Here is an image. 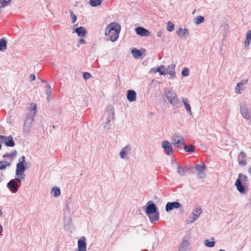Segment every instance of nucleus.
I'll list each match as a JSON object with an SVG mask.
<instances>
[{
  "label": "nucleus",
  "instance_id": "473e14b6",
  "mask_svg": "<svg viewBox=\"0 0 251 251\" xmlns=\"http://www.w3.org/2000/svg\"><path fill=\"white\" fill-rule=\"evenodd\" d=\"M103 0H90L89 4L93 7H97L100 5Z\"/></svg>",
  "mask_w": 251,
  "mask_h": 251
},
{
  "label": "nucleus",
  "instance_id": "7ed1b4c3",
  "mask_svg": "<svg viewBox=\"0 0 251 251\" xmlns=\"http://www.w3.org/2000/svg\"><path fill=\"white\" fill-rule=\"evenodd\" d=\"M164 95L168 101L173 106L178 107L180 101L176 93L173 91L171 88L164 89Z\"/></svg>",
  "mask_w": 251,
  "mask_h": 251
},
{
  "label": "nucleus",
  "instance_id": "1a4fd4ad",
  "mask_svg": "<svg viewBox=\"0 0 251 251\" xmlns=\"http://www.w3.org/2000/svg\"><path fill=\"white\" fill-rule=\"evenodd\" d=\"M202 213V209L200 207L195 208L188 218L186 220V224L188 225L196 221Z\"/></svg>",
  "mask_w": 251,
  "mask_h": 251
},
{
  "label": "nucleus",
  "instance_id": "9b49d317",
  "mask_svg": "<svg viewBox=\"0 0 251 251\" xmlns=\"http://www.w3.org/2000/svg\"><path fill=\"white\" fill-rule=\"evenodd\" d=\"M34 116L27 114L26 116L25 123L23 126L24 132L28 133L29 132Z\"/></svg>",
  "mask_w": 251,
  "mask_h": 251
},
{
  "label": "nucleus",
  "instance_id": "4c0bfd02",
  "mask_svg": "<svg viewBox=\"0 0 251 251\" xmlns=\"http://www.w3.org/2000/svg\"><path fill=\"white\" fill-rule=\"evenodd\" d=\"M12 0H1L0 2V7H3L8 5L11 2Z\"/></svg>",
  "mask_w": 251,
  "mask_h": 251
},
{
  "label": "nucleus",
  "instance_id": "bf43d9fd",
  "mask_svg": "<svg viewBox=\"0 0 251 251\" xmlns=\"http://www.w3.org/2000/svg\"><path fill=\"white\" fill-rule=\"evenodd\" d=\"M1 144H0V150L1 149Z\"/></svg>",
  "mask_w": 251,
  "mask_h": 251
},
{
  "label": "nucleus",
  "instance_id": "7c9ffc66",
  "mask_svg": "<svg viewBox=\"0 0 251 251\" xmlns=\"http://www.w3.org/2000/svg\"><path fill=\"white\" fill-rule=\"evenodd\" d=\"M204 244L206 247L211 248L215 246V242L214 241V238H212L211 240L208 239L205 240L204 241Z\"/></svg>",
  "mask_w": 251,
  "mask_h": 251
},
{
  "label": "nucleus",
  "instance_id": "39448f33",
  "mask_svg": "<svg viewBox=\"0 0 251 251\" xmlns=\"http://www.w3.org/2000/svg\"><path fill=\"white\" fill-rule=\"evenodd\" d=\"M146 213L148 216L151 223L157 221L159 219V212L154 203L150 201L147 203Z\"/></svg>",
  "mask_w": 251,
  "mask_h": 251
},
{
  "label": "nucleus",
  "instance_id": "c756f323",
  "mask_svg": "<svg viewBox=\"0 0 251 251\" xmlns=\"http://www.w3.org/2000/svg\"><path fill=\"white\" fill-rule=\"evenodd\" d=\"M7 42L4 38L0 39V51H4L7 49Z\"/></svg>",
  "mask_w": 251,
  "mask_h": 251
},
{
  "label": "nucleus",
  "instance_id": "f257e3e1",
  "mask_svg": "<svg viewBox=\"0 0 251 251\" xmlns=\"http://www.w3.org/2000/svg\"><path fill=\"white\" fill-rule=\"evenodd\" d=\"M248 181V178L246 175L242 173L238 174L234 185L236 190L241 195H246L249 190Z\"/></svg>",
  "mask_w": 251,
  "mask_h": 251
},
{
  "label": "nucleus",
  "instance_id": "a18cd8bd",
  "mask_svg": "<svg viewBox=\"0 0 251 251\" xmlns=\"http://www.w3.org/2000/svg\"><path fill=\"white\" fill-rule=\"evenodd\" d=\"M48 88L46 90V95L48 96L52 95V92L51 89V86L49 84H47Z\"/></svg>",
  "mask_w": 251,
  "mask_h": 251
},
{
  "label": "nucleus",
  "instance_id": "864d4df0",
  "mask_svg": "<svg viewBox=\"0 0 251 251\" xmlns=\"http://www.w3.org/2000/svg\"><path fill=\"white\" fill-rule=\"evenodd\" d=\"M2 214V209L1 208V207L0 206V216H1Z\"/></svg>",
  "mask_w": 251,
  "mask_h": 251
},
{
  "label": "nucleus",
  "instance_id": "6e6d98bb",
  "mask_svg": "<svg viewBox=\"0 0 251 251\" xmlns=\"http://www.w3.org/2000/svg\"><path fill=\"white\" fill-rule=\"evenodd\" d=\"M2 231V226L0 225V234L1 233Z\"/></svg>",
  "mask_w": 251,
  "mask_h": 251
},
{
  "label": "nucleus",
  "instance_id": "9d476101",
  "mask_svg": "<svg viewBox=\"0 0 251 251\" xmlns=\"http://www.w3.org/2000/svg\"><path fill=\"white\" fill-rule=\"evenodd\" d=\"M132 150L131 146L129 144L126 145L119 152L120 157L122 159L128 160L129 159V155L130 154Z\"/></svg>",
  "mask_w": 251,
  "mask_h": 251
},
{
  "label": "nucleus",
  "instance_id": "412c9836",
  "mask_svg": "<svg viewBox=\"0 0 251 251\" xmlns=\"http://www.w3.org/2000/svg\"><path fill=\"white\" fill-rule=\"evenodd\" d=\"M181 101L184 104L187 111L188 112L190 115L192 116V112L190 105L188 102V99L186 97H182Z\"/></svg>",
  "mask_w": 251,
  "mask_h": 251
},
{
  "label": "nucleus",
  "instance_id": "de8ad7c7",
  "mask_svg": "<svg viewBox=\"0 0 251 251\" xmlns=\"http://www.w3.org/2000/svg\"><path fill=\"white\" fill-rule=\"evenodd\" d=\"M36 78V76L34 74H31L29 76V79L30 81H32L34 80Z\"/></svg>",
  "mask_w": 251,
  "mask_h": 251
},
{
  "label": "nucleus",
  "instance_id": "20e7f679",
  "mask_svg": "<svg viewBox=\"0 0 251 251\" xmlns=\"http://www.w3.org/2000/svg\"><path fill=\"white\" fill-rule=\"evenodd\" d=\"M26 164L25 157L23 156L19 159V162L16 165V179L21 182L25 178L24 172L25 170V165Z\"/></svg>",
  "mask_w": 251,
  "mask_h": 251
},
{
  "label": "nucleus",
  "instance_id": "423d86ee",
  "mask_svg": "<svg viewBox=\"0 0 251 251\" xmlns=\"http://www.w3.org/2000/svg\"><path fill=\"white\" fill-rule=\"evenodd\" d=\"M114 118V110L112 108H110L106 110L105 112L103 117L102 120L104 123L105 125L104 126V127L105 128L109 129L110 128V126L109 125V123H110L111 121H112Z\"/></svg>",
  "mask_w": 251,
  "mask_h": 251
},
{
  "label": "nucleus",
  "instance_id": "6ab92c4d",
  "mask_svg": "<svg viewBox=\"0 0 251 251\" xmlns=\"http://www.w3.org/2000/svg\"><path fill=\"white\" fill-rule=\"evenodd\" d=\"M177 34L179 37L186 39L189 36V30L187 28L183 29L182 28H180L177 31Z\"/></svg>",
  "mask_w": 251,
  "mask_h": 251
},
{
  "label": "nucleus",
  "instance_id": "5fc2aeb1",
  "mask_svg": "<svg viewBox=\"0 0 251 251\" xmlns=\"http://www.w3.org/2000/svg\"><path fill=\"white\" fill-rule=\"evenodd\" d=\"M248 172H249V173L251 175V166L249 169Z\"/></svg>",
  "mask_w": 251,
  "mask_h": 251
},
{
  "label": "nucleus",
  "instance_id": "4d7b16f0",
  "mask_svg": "<svg viewBox=\"0 0 251 251\" xmlns=\"http://www.w3.org/2000/svg\"><path fill=\"white\" fill-rule=\"evenodd\" d=\"M40 80L43 83H46L47 84H48L47 82L46 81L44 80H42V79H41Z\"/></svg>",
  "mask_w": 251,
  "mask_h": 251
},
{
  "label": "nucleus",
  "instance_id": "aec40b11",
  "mask_svg": "<svg viewBox=\"0 0 251 251\" xmlns=\"http://www.w3.org/2000/svg\"><path fill=\"white\" fill-rule=\"evenodd\" d=\"M27 109L28 110L27 114L34 116L37 112V105L33 102H31Z\"/></svg>",
  "mask_w": 251,
  "mask_h": 251
},
{
  "label": "nucleus",
  "instance_id": "3c124183",
  "mask_svg": "<svg viewBox=\"0 0 251 251\" xmlns=\"http://www.w3.org/2000/svg\"><path fill=\"white\" fill-rule=\"evenodd\" d=\"M5 136L3 135H0V141L3 143Z\"/></svg>",
  "mask_w": 251,
  "mask_h": 251
},
{
  "label": "nucleus",
  "instance_id": "6e6552de",
  "mask_svg": "<svg viewBox=\"0 0 251 251\" xmlns=\"http://www.w3.org/2000/svg\"><path fill=\"white\" fill-rule=\"evenodd\" d=\"M240 112L242 116L247 120L251 119V112L248 108V105L245 101L239 102Z\"/></svg>",
  "mask_w": 251,
  "mask_h": 251
},
{
  "label": "nucleus",
  "instance_id": "13d9d810",
  "mask_svg": "<svg viewBox=\"0 0 251 251\" xmlns=\"http://www.w3.org/2000/svg\"><path fill=\"white\" fill-rule=\"evenodd\" d=\"M225 251V250H223V249H220V250H219V251Z\"/></svg>",
  "mask_w": 251,
  "mask_h": 251
},
{
  "label": "nucleus",
  "instance_id": "cd10ccee",
  "mask_svg": "<svg viewBox=\"0 0 251 251\" xmlns=\"http://www.w3.org/2000/svg\"><path fill=\"white\" fill-rule=\"evenodd\" d=\"M175 65L171 64L169 65L166 69L165 72L167 74H169L171 76H175Z\"/></svg>",
  "mask_w": 251,
  "mask_h": 251
},
{
  "label": "nucleus",
  "instance_id": "393cba45",
  "mask_svg": "<svg viewBox=\"0 0 251 251\" xmlns=\"http://www.w3.org/2000/svg\"><path fill=\"white\" fill-rule=\"evenodd\" d=\"M251 41V30H249L246 35V40L244 43V46L246 49L248 50Z\"/></svg>",
  "mask_w": 251,
  "mask_h": 251
},
{
  "label": "nucleus",
  "instance_id": "0eeeda50",
  "mask_svg": "<svg viewBox=\"0 0 251 251\" xmlns=\"http://www.w3.org/2000/svg\"><path fill=\"white\" fill-rule=\"evenodd\" d=\"M171 141L176 147L179 149H181L185 144L183 136L179 133H175L172 136Z\"/></svg>",
  "mask_w": 251,
  "mask_h": 251
},
{
  "label": "nucleus",
  "instance_id": "b1692460",
  "mask_svg": "<svg viewBox=\"0 0 251 251\" xmlns=\"http://www.w3.org/2000/svg\"><path fill=\"white\" fill-rule=\"evenodd\" d=\"M151 71L154 73H159L160 75H165L167 74L164 65H161L157 68H153L151 69Z\"/></svg>",
  "mask_w": 251,
  "mask_h": 251
},
{
  "label": "nucleus",
  "instance_id": "a19ab883",
  "mask_svg": "<svg viewBox=\"0 0 251 251\" xmlns=\"http://www.w3.org/2000/svg\"><path fill=\"white\" fill-rule=\"evenodd\" d=\"M70 17L72 20V23L73 24L75 23L76 21L77 17L72 10H70Z\"/></svg>",
  "mask_w": 251,
  "mask_h": 251
},
{
  "label": "nucleus",
  "instance_id": "49530a36",
  "mask_svg": "<svg viewBox=\"0 0 251 251\" xmlns=\"http://www.w3.org/2000/svg\"><path fill=\"white\" fill-rule=\"evenodd\" d=\"M83 77L85 80H87L91 77V75L89 73H84L83 74Z\"/></svg>",
  "mask_w": 251,
  "mask_h": 251
},
{
  "label": "nucleus",
  "instance_id": "c85d7f7f",
  "mask_svg": "<svg viewBox=\"0 0 251 251\" xmlns=\"http://www.w3.org/2000/svg\"><path fill=\"white\" fill-rule=\"evenodd\" d=\"M144 50H138L136 49H133L131 50V53L135 58H139L142 55L143 52Z\"/></svg>",
  "mask_w": 251,
  "mask_h": 251
},
{
  "label": "nucleus",
  "instance_id": "603ef678",
  "mask_svg": "<svg viewBox=\"0 0 251 251\" xmlns=\"http://www.w3.org/2000/svg\"><path fill=\"white\" fill-rule=\"evenodd\" d=\"M51 96L52 95H50V96H47V100L48 101H50V100L51 99Z\"/></svg>",
  "mask_w": 251,
  "mask_h": 251
},
{
  "label": "nucleus",
  "instance_id": "37998d69",
  "mask_svg": "<svg viewBox=\"0 0 251 251\" xmlns=\"http://www.w3.org/2000/svg\"><path fill=\"white\" fill-rule=\"evenodd\" d=\"M182 75L184 76H187L189 75V70L187 68H184L183 69L182 72Z\"/></svg>",
  "mask_w": 251,
  "mask_h": 251
},
{
  "label": "nucleus",
  "instance_id": "c03bdc74",
  "mask_svg": "<svg viewBox=\"0 0 251 251\" xmlns=\"http://www.w3.org/2000/svg\"><path fill=\"white\" fill-rule=\"evenodd\" d=\"M206 176V174L204 172V171L199 172L197 174V176L199 178L202 179L204 178Z\"/></svg>",
  "mask_w": 251,
  "mask_h": 251
},
{
  "label": "nucleus",
  "instance_id": "2eb2a0df",
  "mask_svg": "<svg viewBox=\"0 0 251 251\" xmlns=\"http://www.w3.org/2000/svg\"><path fill=\"white\" fill-rule=\"evenodd\" d=\"M246 157L247 154L244 151H241L240 152L237 157V161L239 165L244 166L247 164Z\"/></svg>",
  "mask_w": 251,
  "mask_h": 251
},
{
  "label": "nucleus",
  "instance_id": "f03ea898",
  "mask_svg": "<svg viewBox=\"0 0 251 251\" xmlns=\"http://www.w3.org/2000/svg\"><path fill=\"white\" fill-rule=\"evenodd\" d=\"M121 28V26L119 24L116 22L111 23L107 26L105 35L109 36L112 42H115L117 41L119 36Z\"/></svg>",
  "mask_w": 251,
  "mask_h": 251
},
{
  "label": "nucleus",
  "instance_id": "2f4dec72",
  "mask_svg": "<svg viewBox=\"0 0 251 251\" xmlns=\"http://www.w3.org/2000/svg\"><path fill=\"white\" fill-rule=\"evenodd\" d=\"M51 194L55 198L58 197L60 195V189L57 187H53L51 190Z\"/></svg>",
  "mask_w": 251,
  "mask_h": 251
},
{
  "label": "nucleus",
  "instance_id": "f704fd0d",
  "mask_svg": "<svg viewBox=\"0 0 251 251\" xmlns=\"http://www.w3.org/2000/svg\"><path fill=\"white\" fill-rule=\"evenodd\" d=\"M204 21V17L201 16H197V17H196V18L195 19L194 22L196 25H198L200 24L203 23Z\"/></svg>",
  "mask_w": 251,
  "mask_h": 251
},
{
  "label": "nucleus",
  "instance_id": "4468645a",
  "mask_svg": "<svg viewBox=\"0 0 251 251\" xmlns=\"http://www.w3.org/2000/svg\"><path fill=\"white\" fill-rule=\"evenodd\" d=\"M181 207V204L177 201L168 202L165 206V210L167 212L171 211L174 209H177Z\"/></svg>",
  "mask_w": 251,
  "mask_h": 251
},
{
  "label": "nucleus",
  "instance_id": "09e8293b",
  "mask_svg": "<svg viewBox=\"0 0 251 251\" xmlns=\"http://www.w3.org/2000/svg\"><path fill=\"white\" fill-rule=\"evenodd\" d=\"M163 35V31L161 30H158L156 33V36L158 37H160Z\"/></svg>",
  "mask_w": 251,
  "mask_h": 251
},
{
  "label": "nucleus",
  "instance_id": "5701e85b",
  "mask_svg": "<svg viewBox=\"0 0 251 251\" xmlns=\"http://www.w3.org/2000/svg\"><path fill=\"white\" fill-rule=\"evenodd\" d=\"M3 143L7 147H13L15 146V142L11 135L5 136Z\"/></svg>",
  "mask_w": 251,
  "mask_h": 251
},
{
  "label": "nucleus",
  "instance_id": "a211bd4d",
  "mask_svg": "<svg viewBox=\"0 0 251 251\" xmlns=\"http://www.w3.org/2000/svg\"><path fill=\"white\" fill-rule=\"evenodd\" d=\"M248 80H242L236 85L235 88V92L236 94H240L242 91L245 89V85L247 83Z\"/></svg>",
  "mask_w": 251,
  "mask_h": 251
},
{
  "label": "nucleus",
  "instance_id": "ddd939ff",
  "mask_svg": "<svg viewBox=\"0 0 251 251\" xmlns=\"http://www.w3.org/2000/svg\"><path fill=\"white\" fill-rule=\"evenodd\" d=\"M16 178L15 179H11L7 184V187L13 193L17 192L19 187V185L16 182Z\"/></svg>",
  "mask_w": 251,
  "mask_h": 251
},
{
  "label": "nucleus",
  "instance_id": "f8f14e48",
  "mask_svg": "<svg viewBox=\"0 0 251 251\" xmlns=\"http://www.w3.org/2000/svg\"><path fill=\"white\" fill-rule=\"evenodd\" d=\"M161 146L167 155L169 156H172L173 155V146L169 141L167 140L163 141L162 142Z\"/></svg>",
  "mask_w": 251,
  "mask_h": 251
},
{
  "label": "nucleus",
  "instance_id": "72a5a7b5",
  "mask_svg": "<svg viewBox=\"0 0 251 251\" xmlns=\"http://www.w3.org/2000/svg\"><path fill=\"white\" fill-rule=\"evenodd\" d=\"M17 151H14L10 153L4 154L2 155V157L4 158H9L11 159V160H12V159L16 156V155H17Z\"/></svg>",
  "mask_w": 251,
  "mask_h": 251
},
{
  "label": "nucleus",
  "instance_id": "8fccbe9b",
  "mask_svg": "<svg viewBox=\"0 0 251 251\" xmlns=\"http://www.w3.org/2000/svg\"><path fill=\"white\" fill-rule=\"evenodd\" d=\"M78 43L80 44H84L85 43V40L83 39H80Z\"/></svg>",
  "mask_w": 251,
  "mask_h": 251
},
{
  "label": "nucleus",
  "instance_id": "58836bf2",
  "mask_svg": "<svg viewBox=\"0 0 251 251\" xmlns=\"http://www.w3.org/2000/svg\"><path fill=\"white\" fill-rule=\"evenodd\" d=\"M189 242L188 241L184 239L181 244V248L186 249L189 245Z\"/></svg>",
  "mask_w": 251,
  "mask_h": 251
},
{
  "label": "nucleus",
  "instance_id": "ea45409f",
  "mask_svg": "<svg viewBox=\"0 0 251 251\" xmlns=\"http://www.w3.org/2000/svg\"><path fill=\"white\" fill-rule=\"evenodd\" d=\"M177 172L179 175L181 176H183L185 175L184 170L180 166H178L177 167Z\"/></svg>",
  "mask_w": 251,
  "mask_h": 251
},
{
  "label": "nucleus",
  "instance_id": "c9c22d12",
  "mask_svg": "<svg viewBox=\"0 0 251 251\" xmlns=\"http://www.w3.org/2000/svg\"><path fill=\"white\" fill-rule=\"evenodd\" d=\"M195 168L196 170L199 172H201L202 171H204L205 169V165L203 163H201L199 164L196 165L195 166Z\"/></svg>",
  "mask_w": 251,
  "mask_h": 251
},
{
  "label": "nucleus",
  "instance_id": "4be33fe9",
  "mask_svg": "<svg viewBox=\"0 0 251 251\" xmlns=\"http://www.w3.org/2000/svg\"><path fill=\"white\" fill-rule=\"evenodd\" d=\"M136 93L133 90H129L127 91V99L130 102L135 101L136 100Z\"/></svg>",
  "mask_w": 251,
  "mask_h": 251
},
{
  "label": "nucleus",
  "instance_id": "e433bc0d",
  "mask_svg": "<svg viewBox=\"0 0 251 251\" xmlns=\"http://www.w3.org/2000/svg\"><path fill=\"white\" fill-rule=\"evenodd\" d=\"M183 149L185 151L188 152H192L195 151V147L192 145H189L188 146L184 145Z\"/></svg>",
  "mask_w": 251,
  "mask_h": 251
},
{
  "label": "nucleus",
  "instance_id": "bb28decb",
  "mask_svg": "<svg viewBox=\"0 0 251 251\" xmlns=\"http://www.w3.org/2000/svg\"><path fill=\"white\" fill-rule=\"evenodd\" d=\"M11 166V162L5 160L0 161V171H5L6 168H10Z\"/></svg>",
  "mask_w": 251,
  "mask_h": 251
},
{
  "label": "nucleus",
  "instance_id": "f3484780",
  "mask_svg": "<svg viewBox=\"0 0 251 251\" xmlns=\"http://www.w3.org/2000/svg\"><path fill=\"white\" fill-rule=\"evenodd\" d=\"M135 30L137 34L141 36H149L150 34V32L149 30L141 26L136 27Z\"/></svg>",
  "mask_w": 251,
  "mask_h": 251
},
{
  "label": "nucleus",
  "instance_id": "052dcab7",
  "mask_svg": "<svg viewBox=\"0 0 251 251\" xmlns=\"http://www.w3.org/2000/svg\"><path fill=\"white\" fill-rule=\"evenodd\" d=\"M179 251H183L182 250H181V249H180V250H179Z\"/></svg>",
  "mask_w": 251,
  "mask_h": 251
},
{
  "label": "nucleus",
  "instance_id": "79ce46f5",
  "mask_svg": "<svg viewBox=\"0 0 251 251\" xmlns=\"http://www.w3.org/2000/svg\"><path fill=\"white\" fill-rule=\"evenodd\" d=\"M174 25L171 22H169L167 24V29L169 31H172L174 29Z\"/></svg>",
  "mask_w": 251,
  "mask_h": 251
},
{
  "label": "nucleus",
  "instance_id": "a878e982",
  "mask_svg": "<svg viewBox=\"0 0 251 251\" xmlns=\"http://www.w3.org/2000/svg\"><path fill=\"white\" fill-rule=\"evenodd\" d=\"M75 32L78 36L83 37L85 36L86 31L85 28L83 26H80L75 29Z\"/></svg>",
  "mask_w": 251,
  "mask_h": 251
},
{
  "label": "nucleus",
  "instance_id": "dca6fc26",
  "mask_svg": "<svg viewBox=\"0 0 251 251\" xmlns=\"http://www.w3.org/2000/svg\"><path fill=\"white\" fill-rule=\"evenodd\" d=\"M86 238L82 236L77 242L78 251H87Z\"/></svg>",
  "mask_w": 251,
  "mask_h": 251
}]
</instances>
